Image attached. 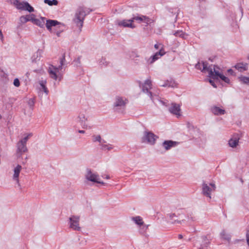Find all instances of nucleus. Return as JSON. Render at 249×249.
Returning <instances> with one entry per match:
<instances>
[{
  "instance_id": "nucleus-1",
  "label": "nucleus",
  "mask_w": 249,
  "mask_h": 249,
  "mask_svg": "<svg viewBox=\"0 0 249 249\" xmlns=\"http://www.w3.org/2000/svg\"><path fill=\"white\" fill-rule=\"evenodd\" d=\"M31 18V21L41 27H43L45 24L49 30H51L52 28L55 29L57 27L60 28L63 26V25L58 22L56 20H47L45 18L42 17H28Z\"/></svg>"
},
{
  "instance_id": "nucleus-2",
  "label": "nucleus",
  "mask_w": 249,
  "mask_h": 249,
  "mask_svg": "<svg viewBox=\"0 0 249 249\" xmlns=\"http://www.w3.org/2000/svg\"><path fill=\"white\" fill-rule=\"evenodd\" d=\"M209 76L211 78L215 79L220 78L222 81L228 84L230 82L229 78L223 75L219 68L216 66H213V68L209 69Z\"/></svg>"
},
{
  "instance_id": "nucleus-3",
  "label": "nucleus",
  "mask_w": 249,
  "mask_h": 249,
  "mask_svg": "<svg viewBox=\"0 0 249 249\" xmlns=\"http://www.w3.org/2000/svg\"><path fill=\"white\" fill-rule=\"evenodd\" d=\"M32 136L31 133L26 135L23 139L19 141L17 143V154L21 155L22 153L26 152L28 150L26 147V142L30 137Z\"/></svg>"
},
{
  "instance_id": "nucleus-4",
  "label": "nucleus",
  "mask_w": 249,
  "mask_h": 249,
  "mask_svg": "<svg viewBox=\"0 0 249 249\" xmlns=\"http://www.w3.org/2000/svg\"><path fill=\"white\" fill-rule=\"evenodd\" d=\"M12 2L14 5L18 9L26 10L29 12L34 11V8L27 2H21L18 0H13Z\"/></svg>"
},
{
  "instance_id": "nucleus-5",
  "label": "nucleus",
  "mask_w": 249,
  "mask_h": 249,
  "mask_svg": "<svg viewBox=\"0 0 249 249\" xmlns=\"http://www.w3.org/2000/svg\"><path fill=\"white\" fill-rule=\"evenodd\" d=\"M65 61V58L63 57L61 59L60 61V66L58 67H55L53 66H51L49 67L48 69V72L50 75L51 78H53L54 80H56L57 78V73H58L60 70L62 69V66L64 64V62Z\"/></svg>"
},
{
  "instance_id": "nucleus-6",
  "label": "nucleus",
  "mask_w": 249,
  "mask_h": 249,
  "mask_svg": "<svg viewBox=\"0 0 249 249\" xmlns=\"http://www.w3.org/2000/svg\"><path fill=\"white\" fill-rule=\"evenodd\" d=\"M85 176L86 179L89 181L104 184V182L100 181L99 176L97 174L92 172L89 169H87Z\"/></svg>"
},
{
  "instance_id": "nucleus-7",
  "label": "nucleus",
  "mask_w": 249,
  "mask_h": 249,
  "mask_svg": "<svg viewBox=\"0 0 249 249\" xmlns=\"http://www.w3.org/2000/svg\"><path fill=\"white\" fill-rule=\"evenodd\" d=\"M215 188L216 187L214 183H210L209 185H208L207 183H204L202 184L203 194L209 199H211V193L212 192L215 191Z\"/></svg>"
},
{
  "instance_id": "nucleus-8",
  "label": "nucleus",
  "mask_w": 249,
  "mask_h": 249,
  "mask_svg": "<svg viewBox=\"0 0 249 249\" xmlns=\"http://www.w3.org/2000/svg\"><path fill=\"white\" fill-rule=\"evenodd\" d=\"M69 221L70 227L71 228L76 231L81 230V227L79 226V216L71 215L69 218Z\"/></svg>"
},
{
  "instance_id": "nucleus-9",
  "label": "nucleus",
  "mask_w": 249,
  "mask_h": 249,
  "mask_svg": "<svg viewBox=\"0 0 249 249\" xmlns=\"http://www.w3.org/2000/svg\"><path fill=\"white\" fill-rule=\"evenodd\" d=\"M157 137L153 133L145 131L142 138L143 142H147L150 144H153L156 140Z\"/></svg>"
},
{
  "instance_id": "nucleus-10",
  "label": "nucleus",
  "mask_w": 249,
  "mask_h": 249,
  "mask_svg": "<svg viewBox=\"0 0 249 249\" xmlns=\"http://www.w3.org/2000/svg\"><path fill=\"white\" fill-rule=\"evenodd\" d=\"M46 80H41L39 82V87L38 88V95L39 96L42 97L44 96H47L48 94L49 91L46 86Z\"/></svg>"
},
{
  "instance_id": "nucleus-11",
  "label": "nucleus",
  "mask_w": 249,
  "mask_h": 249,
  "mask_svg": "<svg viewBox=\"0 0 249 249\" xmlns=\"http://www.w3.org/2000/svg\"><path fill=\"white\" fill-rule=\"evenodd\" d=\"M169 111L177 117H180L181 115L180 107L178 104H172L169 108Z\"/></svg>"
},
{
  "instance_id": "nucleus-12",
  "label": "nucleus",
  "mask_w": 249,
  "mask_h": 249,
  "mask_svg": "<svg viewBox=\"0 0 249 249\" xmlns=\"http://www.w3.org/2000/svg\"><path fill=\"white\" fill-rule=\"evenodd\" d=\"M78 118L81 124L83 125V127L85 129H90L91 126L90 124L87 123L88 121V118L85 114L80 113L79 115Z\"/></svg>"
},
{
  "instance_id": "nucleus-13",
  "label": "nucleus",
  "mask_w": 249,
  "mask_h": 249,
  "mask_svg": "<svg viewBox=\"0 0 249 249\" xmlns=\"http://www.w3.org/2000/svg\"><path fill=\"white\" fill-rule=\"evenodd\" d=\"M170 220H172L173 224H182L184 221L185 216L184 215H180L178 218L176 219L177 216L175 213H171L168 215Z\"/></svg>"
},
{
  "instance_id": "nucleus-14",
  "label": "nucleus",
  "mask_w": 249,
  "mask_h": 249,
  "mask_svg": "<svg viewBox=\"0 0 249 249\" xmlns=\"http://www.w3.org/2000/svg\"><path fill=\"white\" fill-rule=\"evenodd\" d=\"M118 25L121 27H130L133 28L135 27L133 23V20L131 19H124L123 20L119 21Z\"/></svg>"
},
{
  "instance_id": "nucleus-15",
  "label": "nucleus",
  "mask_w": 249,
  "mask_h": 249,
  "mask_svg": "<svg viewBox=\"0 0 249 249\" xmlns=\"http://www.w3.org/2000/svg\"><path fill=\"white\" fill-rule=\"evenodd\" d=\"M240 137L238 135L236 134L232 136L229 141V145L232 148L236 147L239 144Z\"/></svg>"
},
{
  "instance_id": "nucleus-16",
  "label": "nucleus",
  "mask_w": 249,
  "mask_h": 249,
  "mask_svg": "<svg viewBox=\"0 0 249 249\" xmlns=\"http://www.w3.org/2000/svg\"><path fill=\"white\" fill-rule=\"evenodd\" d=\"M22 169V167L20 165H17L14 168V174L13 175V179L17 183H19V173Z\"/></svg>"
},
{
  "instance_id": "nucleus-17",
  "label": "nucleus",
  "mask_w": 249,
  "mask_h": 249,
  "mask_svg": "<svg viewBox=\"0 0 249 249\" xmlns=\"http://www.w3.org/2000/svg\"><path fill=\"white\" fill-rule=\"evenodd\" d=\"M196 68L197 69L200 70L203 72L207 71L209 73V69L210 68H213V66H211L209 67H207V64L204 62H198L197 64L196 65Z\"/></svg>"
},
{
  "instance_id": "nucleus-18",
  "label": "nucleus",
  "mask_w": 249,
  "mask_h": 249,
  "mask_svg": "<svg viewBox=\"0 0 249 249\" xmlns=\"http://www.w3.org/2000/svg\"><path fill=\"white\" fill-rule=\"evenodd\" d=\"M178 144V142L173 141H165L162 145L166 150H168L172 147H175Z\"/></svg>"
},
{
  "instance_id": "nucleus-19",
  "label": "nucleus",
  "mask_w": 249,
  "mask_h": 249,
  "mask_svg": "<svg viewBox=\"0 0 249 249\" xmlns=\"http://www.w3.org/2000/svg\"><path fill=\"white\" fill-rule=\"evenodd\" d=\"M90 10L89 8L84 7H80L77 10L76 16H87L89 14Z\"/></svg>"
},
{
  "instance_id": "nucleus-20",
  "label": "nucleus",
  "mask_w": 249,
  "mask_h": 249,
  "mask_svg": "<svg viewBox=\"0 0 249 249\" xmlns=\"http://www.w3.org/2000/svg\"><path fill=\"white\" fill-rule=\"evenodd\" d=\"M84 19V17H75V18L73 19L74 23L78 27L80 28V30L81 27L83 26Z\"/></svg>"
},
{
  "instance_id": "nucleus-21",
  "label": "nucleus",
  "mask_w": 249,
  "mask_h": 249,
  "mask_svg": "<svg viewBox=\"0 0 249 249\" xmlns=\"http://www.w3.org/2000/svg\"><path fill=\"white\" fill-rule=\"evenodd\" d=\"M212 112L216 115H223L225 113L224 109L219 107L214 106L211 108Z\"/></svg>"
},
{
  "instance_id": "nucleus-22",
  "label": "nucleus",
  "mask_w": 249,
  "mask_h": 249,
  "mask_svg": "<svg viewBox=\"0 0 249 249\" xmlns=\"http://www.w3.org/2000/svg\"><path fill=\"white\" fill-rule=\"evenodd\" d=\"M142 91L143 92H148L149 89L151 88V81L148 79L146 80L142 86Z\"/></svg>"
},
{
  "instance_id": "nucleus-23",
  "label": "nucleus",
  "mask_w": 249,
  "mask_h": 249,
  "mask_svg": "<svg viewBox=\"0 0 249 249\" xmlns=\"http://www.w3.org/2000/svg\"><path fill=\"white\" fill-rule=\"evenodd\" d=\"M125 104H126L125 100H124L121 97H117L116 98V101L114 102V106L116 107H124L125 106Z\"/></svg>"
},
{
  "instance_id": "nucleus-24",
  "label": "nucleus",
  "mask_w": 249,
  "mask_h": 249,
  "mask_svg": "<svg viewBox=\"0 0 249 249\" xmlns=\"http://www.w3.org/2000/svg\"><path fill=\"white\" fill-rule=\"evenodd\" d=\"M133 22L136 21L138 23L145 22L147 23V17H134L132 18Z\"/></svg>"
},
{
  "instance_id": "nucleus-25",
  "label": "nucleus",
  "mask_w": 249,
  "mask_h": 249,
  "mask_svg": "<svg viewBox=\"0 0 249 249\" xmlns=\"http://www.w3.org/2000/svg\"><path fill=\"white\" fill-rule=\"evenodd\" d=\"M235 68L240 71L247 70V65L243 63H238L235 66Z\"/></svg>"
},
{
  "instance_id": "nucleus-26",
  "label": "nucleus",
  "mask_w": 249,
  "mask_h": 249,
  "mask_svg": "<svg viewBox=\"0 0 249 249\" xmlns=\"http://www.w3.org/2000/svg\"><path fill=\"white\" fill-rule=\"evenodd\" d=\"M165 54V52L164 51V50L162 49V48H160L159 52L158 53H157L154 55L152 57V62H154V61H155L156 60L158 59L159 57V56H162L163 54Z\"/></svg>"
},
{
  "instance_id": "nucleus-27",
  "label": "nucleus",
  "mask_w": 249,
  "mask_h": 249,
  "mask_svg": "<svg viewBox=\"0 0 249 249\" xmlns=\"http://www.w3.org/2000/svg\"><path fill=\"white\" fill-rule=\"evenodd\" d=\"M132 220L137 225L141 226L143 225V222L142 218L140 216H136L132 218Z\"/></svg>"
},
{
  "instance_id": "nucleus-28",
  "label": "nucleus",
  "mask_w": 249,
  "mask_h": 249,
  "mask_svg": "<svg viewBox=\"0 0 249 249\" xmlns=\"http://www.w3.org/2000/svg\"><path fill=\"white\" fill-rule=\"evenodd\" d=\"M221 236L222 239L227 240L228 241H230L231 239L230 234L225 231H223L221 232Z\"/></svg>"
},
{
  "instance_id": "nucleus-29",
  "label": "nucleus",
  "mask_w": 249,
  "mask_h": 249,
  "mask_svg": "<svg viewBox=\"0 0 249 249\" xmlns=\"http://www.w3.org/2000/svg\"><path fill=\"white\" fill-rule=\"evenodd\" d=\"M238 78L241 83L249 86V77L242 76Z\"/></svg>"
},
{
  "instance_id": "nucleus-30",
  "label": "nucleus",
  "mask_w": 249,
  "mask_h": 249,
  "mask_svg": "<svg viewBox=\"0 0 249 249\" xmlns=\"http://www.w3.org/2000/svg\"><path fill=\"white\" fill-rule=\"evenodd\" d=\"M44 2L50 6L56 5L58 3V1L56 0H44Z\"/></svg>"
},
{
  "instance_id": "nucleus-31",
  "label": "nucleus",
  "mask_w": 249,
  "mask_h": 249,
  "mask_svg": "<svg viewBox=\"0 0 249 249\" xmlns=\"http://www.w3.org/2000/svg\"><path fill=\"white\" fill-rule=\"evenodd\" d=\"M19 20L22 23H25L28 21H31V18H29L28 17H20Z\"/></svg>"
},
{
  "instance_id": "nucleus-32",
  "label": "nucleus",
  "mask_w": 249,
  "mask_h": 249,
  "mask_svg": "<svg viewBox=\"0 0 249 249\" xmlns=\"http://www.w3.org/2000/svg\"><path fill=\"white\" fill-rule=\"evenodd\" d=\"M102 146V149L104 150H109L112 149V147L111 145L104 144L103 142L101 144Z\"/></svg>"
},
{
  "instance_id": "nucleus-33",
  "label": "nucleus",
  "mask_w": 249,
  "mask_h": 249,
  "mask_svg": "<svg viewBox=\"0 0 249 249\" xmlns=\"http://www.w3.org/2000/svg\"><path fill=\"white\" fill-rule=\"evenodd\" d=\"M93 140L94 142L98 141L101 144L102 143L101 138L100 136H94L93 137Z\"/></svg>"
},
{
  "instance_id": "nucleus-34",
  "label": "nucleus",
  "mask_w": 249,
  "mask_h": 249,
  "mask_svg": "<svg viewBox=\"0 0 249 249\" xmlns=\"http://www.w3.org/2000/svg\"><path fill=\"white\" fill-rule=\"evenodd\" d=\"M13 84L16 87H18L20 86V82L18 78H15L14 80Z\"/></svg>"
},
{
  "instance_id": "nucleus-35",
  "label": "nucleus",
  "mask_w": 249,
  "mask_h": 249,
  "mask_svg": "<svg viewBox=\"0 0 249 249\" xmlns=\"http://www.w3.org/2000/svg\"><path fill=\"white\" fill-rule=\"evenodd\" d=\"M247 243L249 246V230L248 231L246 234Z\"/></svg>"
},
{
  "instance_id": "nucleus-36",
  "label": "nucleus",
  "mask_w": 249,
  "mask_h": 249,
  "mask_svg": "<svg viewBox=\"0 0 249 249\" xmlns=\"http://www.w3.org/2000/svg\"><path fill=\"white\" fill-rule=\"evenodd\" d=\"M209 82L214 88H216V85H215V84L214 83L213 81L212 80H209Z\"/></svg>"
},
{
  "instance_id": "nucleus-37",
  "label": "nucleus",
  "mask_w": 249,
  "mask_h": 249,
  "mask_svg": "<svg viewBox=\"0 0 249 249\" xmlns=\"http://www.w3.org/2000/svg\"><path fill=\"white\" fill-rule=\"evenodd\" d=\"M0 39L2 41H3V36L2 32L0 30Z\"/></svg>"
},
{
  "instance_id": "nucleus-38",
  "label": "nucleus",
  "mask_w": 249,
  "mask_h": 249,
  "mask_svg": "<svg viewBox=\"0 0 249 249\" xmlns=\"http://www.w3.org/2000/svg\"><path fill=\"white\" fill-rule=\"evenodd\" d=\"M161 45L160 44H156L155 45L154 47L156 49H158L159 48H160V47L161 46Z\"/></svg>"
},
{
  "instance_id": "nucleus-39",
  "label": "nucleus",
  "mask_w": 249,
  "mask_h": 249,
  "mask_svg": "<svg viewBox=\"0 0 249 249\" xmlns=\"http://www.w3.org/2000/svg\"><path fill=\"white\" fill-rule=\"evenodd\" d=\"M62 31L61 30V31H57V32H56V36H57L58 37H59V36H60V34H61V33Z\"/></svg>"
},
{
  "instance_id": "nucleus-40",
  "label": "nucleus",
  "mask_w": 249,
  "mask_h": 249,
  "mask_svg": "<svg viewBox=\"0 0 249 249\" xmlns=\"http://www.w3.org/2000/svg\"><path fill=\"white\" fill-rule=\"evenodd\" d=\"M228 72L231 74H232L233 71L231 69H229L228 70Z\"/></svg>"
},
{
  "instance_id": "nucleus-41",
  "label": "nucleus",
  "mask_w": 249,
  "mask_h": 249,
  "mask_svg": "<svg viewBox=\"0 0 249 249\" xmlns=\"http://www.w3.org/2000/svg\"><path fill=\"white\" fill-rule=\"evenodd\" d=\"M78 132L80 133L84 134L85 133V131L84 130H79Z\"/></svg>"
},
{
  "instance_id": "nucleus-42",
  "label": "nucleus",
  "mask_w": 249,
  "mask_h": 249,
  "mask_svg": "<svg viewBox=\"0 0 249 249\" xmlns=\"http://www.w3.org/2000/svg\"><path fill=\"white\" fill-rule=\"evenodd\" d=\"M163 86H172V87H173V85H167L166 84V85H163Z\"/></svg>"
},
{
  "instance_id": "nucleus-43",
  "label": "nucleus",
  "mask_w": 249,
  "mask_h": 249,
  "mask_svg": "<svg viewBox=\"0 0 249 249\" xmlns=\"http://www.w3.org/2000/svg\"><path fill=\"white\" fill-rule=\"evenodd\" d=\"M106 178L109 179V177L108 176H107Z\"/></svg>"
},
{
  "instance_id": "nucleus-44",
  "label": "nucleus",
  "mask_w": 249,
  "mask_h": 249,
  "mask_svg": "<svg viewBox=\"0 0 249 249\" xmlns=\"http://www.w3.org/2000/svg\"><path fill=\"white\" fill-rule=\"evenodd\" d=\"M149 94H150V97H151V93H149Z\"/></svg>"
}]
</instances>
